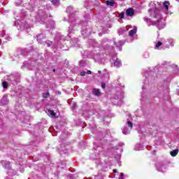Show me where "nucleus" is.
<instances>
[{"label":"nucleus","mask_w":179,"mask_h":179,"mask_svg":"<svg viewBox=\"0 0 179 179\" xmlns=\"http://www.w3.org/2000/svg\"><path fill=\"white\" fill-rule=\"evenodd\" d=\"M170 2L166 1L165 2L154 1L150 3L151 8L148 10L150 17L157 19L156 21H152L150 18L144 17L145 22H146L148 26H156L157 29L162 30L166 27V22L163 21V15H170V10H169V6Z\"/></svg>","instance_id":"obj_1"},{"label":"nucleus","mask_w":179,"mask_h":179,"mask_svg":"<svg viewBox=\"0 0 179 179\" xmlns=\"http://www.w3.org/2000/svg\"><path fill=\"white\" fill-rule=\"evenodd\" d=\"M66 13H69L70 17L69 19V23H71L69 27V33H72L75 30L74 27L79 26V24L75 23V14L73 13V8L72 6H69L66 8Z\"/></svg>","instance_id":"obj_2"},{"label":"nucleus","mask_w":179,"mask_h":179,"mask_svg":"<svg viewBox=\"0 0 179 179\" xmlns=\"http://www.w3.org/2000/svg\"><path fill=\"white\" fill-rule=\"evenodd\" d=\"M170 45H174V39H164L161 38L160 41H158L155 45L156 50H158L159 48L162 47L163 48H169Z\"/></svg>","instance_id":"obj_3"},{"label":"nucleus","mask_w":179,"mask_h":179,"mask_svg":"<svg viewBox=\"0 0 179 179\" xmlns=\"http://www.w3.org/2000/svg\"><path fill=\"white\" fill-rule=\"evenodd\" d=\"M145 80L144 81V85H150V83H153V82H155V79L156 78V73L149 71L145 74Z\"/></svg>","instance_id":"obj_4"},{"label":"nucleus","mask_w":179,"mask_h":179,"mask_svg":"<svg viewBox=\"0 0 179 179\" xmlns=\"http://www.w3.org/2000/svg\"><path fill=\"white\" fill-rule=\"evenodd\" d=\"M82 26H83V27L81 33L84 38H86V37H89L90 34H92V29L87 25V22H82Z\"/></svg>","instance_id":"obj_5"},{"label":"nucleus","mask_w":179,"mask_h":179,"mask_svg":"<svg viewBox=\"0 0 179 179\" xmlns=\"http://www.w3.org/2000/svg\"><path fill=\"white\" fill-rule=\"evenodd\" d=\"M62 41H64L62 35H61L59 33H57L55 37V47L57 48H62Z\"/></svg>","instance_id":"obj_6"},{"label":"nucleus","mask_w":179,"mask_h":179,"mask_svg":"<svg viewBox=\"0 0 179 179\" xmlns=\"http://www.w3.org/2000/svg\"><path fill=\"white\" fill-rule=\"evenodd\" d=\"M8 79L10 80L13 85H16L17 83H19L20 76L19 73L10 74L8 76Z\"/></svg>","instance_id":"obj_7"},{"label":"nucleus","mask_w":179,"mask_h":179,"mask_svg":"<svg viewBox=\"0 0 179 179\" xmlns=\"http://www.w3.org/2000/svg\"><path fill=\"white\" fill-rule=\"evenodd\" d=\"M126 124L127 127H129V128L124 127L122 129V134H124V135H128V134H129L130 131L132 129V127H134V124L131 121H129V119L127 120Z\"/></svg>","instance_id":"obj_8"},{"label":"nucleus","mask_w":179,"mask_h":179,"mask_svg":"<svg viewBox=\"0 0 179 179\" xmlns=\"http://www.w3.org/2000/svg\"><path fill=\"white\" fill-rule=\"evenodd\" d=\"M48 15L45 14V12L43 10H39L38 12V16L36 17L35 22H40V20H44Z\"/></svg>","instance_id":"obj_9"},{"label":"nucleus","mask_w":179,"mask_h":179,"mask_svg":"<svg viewBox=\"0 0 179 179\" xmlns=\"http://www.w3.org/2000/svg\"><path fill=\"white\" fill-rule=\"evenodd\" d=\"M24 68H29L31 71H33V69H38L37 66H36V63H31L30 62H24L23 63L21 69H24Z\"/></svg>","instance_id":"obj_10"},{"label":"nucleus","mask_w":179,"mask_h":179,"mask_svg":"<svg viewBox=\"0 0 179 179\" xmlns=\"http://www.w3.org/2000/svg\"><path fill=\"white\" fill-rule=\"evenodd\" d=\"M156 167H157V170H158V171H161L162 173H164L166 171L164 170H166V166L164 165L163 163H157Z\"/></svg>","instance_id":"obj_11"},{"label":"nucleus","mask_w":179,"mask_h":179,"mask_svg":"<svg viewBox=\"0 0 179 179\" xmlns=\"http://www.w3.org/2000/svg\"><path fill=\"white\" fill-rule=\"evenodd\" d=\"M115 57H113V60L115 61L114 64H113V66H115V68H120V66H121L122 65V63L121 62V60H120V59L116 58Z\"/></svg>","instance_id":"obj_12"},{"label":"nucleus","mask_w":179,"mask_h":179,"mask_svg":"<svg viewBox=\"0 0 179 179\" xmlns=\"http://www.w3.org/2000/svg\"><path fill=\"white\" fill-rule=\"evenodd\" d=\"M116 47L119 48V51H122V46L125 44V41H119L115 43Z\"/></svg>","instance_id":"obj_13"},{"label":"nucleus","mask_w":179,"mask_h":179,"mask_svg":"<svg viewBox=\"0 0 179 179\" xmlns=\"http://www.w3.org/2000/svg\"><path fill=\"white\" fill-rule=\"evenodd\" d=\"M8 103L9 99H8V96L4 95L0 101V104H1V106H6Z\"/></svg>","instance_id":"obj_14"},{"label":"nucleus","mask_w":179,"mask_h":179,"mask_svg":"<svg viewBox=\"0 0 179 179\" xmlns=\"http://www.w3.org/2000/svg\"><path fill=\"white\" fill-rule=\"evenodd\" d=\"M45 37H46L45 34H41L38 35V36H37L38 43H39L40 44H42L43 40H45Z\"/></svg>","instance_id":"obj_15"},{"label":"nucleus","mask_w":179,"mask_h":179,"mask_svg":"<svg viewBox=\"0 0 179 179\" xmlns=\"http://www.w3.org/2000/svg\"><path fill=\"white\" fill-rule=\"evenodd\" d=\"M126 15L127 16H134L135 15V10L132 8H129L126 10Z\"/></svg>","instance_id":"obj_16"},{"label":"nucleus","mask_w":179,"mask_h":179,"mask_svg":"<svg viewBox=\"0 0 179 179\" xmlns=\"http://www.w3.org/2000/svg\"><path fill=\"white\" fill-rule=\"evenodd\" d=\"M48 29H55V22L51 20L47 24Z\"/></svg>","instance_id":"obj_17"},{"label":"nucleus","mask_w":179,"mask_h":179,"mask_svg":"<svg viewBox=\"0 0 179 179\" xmlns=\"http://www.w3.org/2000/svg\"><path fill=\"white\" fill-rule=\"evenodd\" d=\"M136 31H138V28L134 27L131 31H129V36H130V37L134 36L135 34H136Z\"/></svg>","instance_id":"obj_18"},{"label":"nucleus","mask_w":179,"mask_h":179,"mask_svg":"<svg viewBox=\"0 0 179 179\" xmlns=\"http://www.w3.org/2000/svg\"><path fill=\"white\" fill-rule=\"evenodd\" d=\"M108 44H110V41L108 38H103L102 41V46L103 47V48H105V50L107 49V48H106V45H108Z\"/></svg>","instance_id":"obj_19"},{"label":"nucleus","mask_w":179,"mask_h":179,"mask_svg":"<svg viewBox=\"0 0 179 179\" xmlns=\"http://www.w3.org/2000/svg\"><path fill=\"white\" fill-rule=\"evenodd\" d=\"M128 30V28L127 27H123L120 28L118 31L119 36H121V34H124Z\"/></svg>","instance_id":"obj_20"},{"label":"nucleus","mask_w":179,"mask_h":179,"mask_svg":"<svg viewBox=\"0 0 179 179\" xmlns=\"http://www.w3.org/2000/svg\"><path fill=\"white\" fill-rule=\"evenodd\" d=\"M92 94H94V96H100V94H101V92H100V90L99 89H93L92 90Z\"/></svg>","instance_id":"obj_21"},{"label":"nucleus","mask_w":179,"mask_h":179,"mask_svg":"<svg viewBox=\"0 0 179 179\" xmlns=\"http://www.w3.org/2000/svg\"><path fill=\"white\" fill-rule=\"evenodd\" d=\"M2 164L5 169H10V162L7 161H3Z\"/></svg>","instance_id":"obj_22"},{"label":"nucleus","mask_w":179,"mask_h":179,"mask_svg":"<svg viewBox=\"0 0 179 179\" xmlns=\"http://www.w3.org/2000/svg\"><path fill=\"white\" fill-rule=\"evenodd\" d=\"M170 155H171V156H172V157H176V156H177V155H178V149H176V150L171 151Z\"/></svg>","instance_id":"obj_23"},{"label":"nucleus","mask_w":179,"mask_h":179,"mask_svg":"<svg viewBox=\"0 0 179 179\" xmlns=\"http://www.w3.org/2000/svg\"><path fill=\"white\" fill-rule=\"evenodd\" d=\"M48 115H49V117H55L56 113L55 112H54V110H48V111L46 112Z\"/></svg>","instance_id":"obj_24"},{"label":"nucleus","mask_w":179,"mask_h":179,"mask_svg":"<svg viewBox=\"0 0 179 179\" xmlns=\"http://www.w3.org/2000/svg\"><path fill=\"white\" fill-rule=\"evenodd\" d=\"M94 59L96 62H101V57L99 55H94Z\"/></svg>","instance_id":"obj_25"},{"label":"nucleus","mask_w":179,"mask_h":179,"mask_svg":"<svg viewBox=\"0 0 179 179\" xmlns=\"http://www.w3.org/2000/svg\"><path fill=\"white\" fill-rule=\"evenodd\" d=\"M52 3H53V5H55V6H57L58 5H59V0H50Z\"/></svg>","instance_id":"obj_26"},{"label":"nucleus","mask_w":179,"mask_h":179,"mask_svg":"<svg viewBox=\"0 0 179 179\" xmlns=\"http://www.w3.org/2000/svg\"><path fill=\"white\" fill-rule=\"evenodd\" d=\"M106 5L108 6H114V1H106Z\"/></svg>","instance_id":"obj_27"},{"label":"nucleus","mask_w":179,"mask_h":179,"mask_svg":"<svg viewBox=\"0 0 179 179\" xmlns=\"http://www.w3.org/2000/svg\"><path fill=\"white\" fill-rule=\"evenodd\" d=\"M43 97L44 98V99H48V97H50V92H46L45 94H43Z\"/></svg>","instance_id":"obj_28"},{"label":"nucleus","mask_w":179,"mask_h":179,"mask_svg":"<svg viewBox=\"0 0 179 179\" xmlns=\"http://www.w3.org/2000/svg\"><path fill=\"white\" fill-rule=\"evenodd\" d=\"M45 44L47 45V47H51V45H52V42L50 41H48L45 42Z\"/></svg>","instance_id":"obj_29"},{"label":"nucleus","mask_w":179,"mask_h":179,"mask_svg":"<svg viewBox=\"0 0 179 179\" xmlns=\"http://www.w3.org/2000/svg\"><path fill=\"white\" fill-rule=\"evenodd\" d=\"M2 86H3V89H7L8 88V83L3 81L2 83Z\"/></svg>","instance_id":"obj_30"},{"label":"nucleus","mask_w":179,"mask_h":179,"mask_svg":"<svg viewBox=\"0 0 179 179\" xmlns=\"http://www.w3.org/2000/svg\"><path fill=\"white\" fill-rule=\"evenodd\" d=\"M15 5L16 6H20V5H22V0H17Z\"/></svg>","instance_id":"obj_31"},{"label":"nucleus","mask_w":179,"mask_h":179,"mask_svg":"<svg viewBox=\"0 0 179 179\" xmlns=\"http://www.w3.org/2000/svg\"><path fill=\"white\" fill-rule=\"evenodd\" d=\"M124 15L125 14L124 13V12H122L120 13L119 17H120V19H124L125 18Z\"/></svg>","instance_id":"obj_32"},{"label":"nucleus","mask_w":179,"mask_h":179,"mask_svg":"<svg viewBox=\"0 0 179 179\" xmlns=\"http://www.w3.org/2000/svg\"><path fill=\"white\" fill-rule=\"evenodd\" d=\"M6 40H8V41H10V37L8 36H3Z\"/></svg>","instance_id":"obj_33"},{"label":"nucleus","mask_w":179,"mask_h":179,"mask_svg":"<svg viewBox=\"0 0 179 179\" xmlns=\"http://www.w3.org/2000/svg\"><path fill=\"white\" fill-rule=\"evenodd\" d=\"M80 75H81V76H85V75H87V73H86V71H81Z\"/></svg>","instance_id":"obj_34"},{"label":"nucleus","mask_w":179,"mask_h":179,"mask_svg":"<svg viewBox=\"0 0 179 179\" xmlns=\"http://www.w3.org/2000/svg\"><path fill=\"white\" fill-rule=\"evenodd\" d=\"M119 179H124V173H120V176L119 177Z\"/></svg>","instance_id":"obj_35"},{"label":"nucleus","mask_w":179,"mask_h":179,"mask_svg":"<svg viewBox=\"0 0 179 179\" xmlns=\"http://www.w3.org/2000/svg\"><path fill=\"white\" fill-rule=\"evenodd\" d=\"M27 52L26 51V50H23L21 51V53L22 54V55H26Z\"/></svg>","instance_id":"obj_36"},{"label":"nucleus","mask_w":179,"mask_h":179,"mask_svg":"<svg viewBox=\"0 0 179 179\" xmlns=\"http://www.w3.org/2000/svg\"><path fill=\"white\" fill-rule=\"evenodd\" d=\"M75 108H76V103H73L72 110H75Z\"/></svg>","instance_id":"obj_37"},{"label":"nucleus","mask_w":179,"mask_h":179,"mask_svg":"<svg viewBox=\"0 0 179 179\" xmlns=\"http://www.w3.org/2000/svg\"><path fill=\"white\" fill-rule=\"evenodd\" d=\"M101 87H102V89H106V84L105 83H102L101 84Z\"/></svg>","instance_id":"obj_38"},{"label":"nucleus","mask_w":179,"mask_h":179,"mask_svg":"<svg viewBox=\"0 0 179 179\" xmlns=\"http://www.w3.org/2000/svg\"><path fill=\"white\" fill-rule=\"evenodd\" d=\"M86 73H87V75H91L92 74V71L89 70Z\"/></svg>","instance_id":"obj_39"},{"label":"nucleus","mask_w":179,"mask_h":179,"mask_svg":"<svg viewBox=\"0 0 179 179\" xmlns=\"http://www.w3.org/2000/svg\"><path fill=\"white\" fill-rule=\"evenodd\" d=\"M57 94H61V91H58Z\"/></svg>","instance_id":"obj_40"},{"label":"nucleus","mask_w":179,"mask_h":179,"mask_svg":"<svg viewBox=\"0 0 179 179\" xmlns=\"http://www.w3.org/2000/svg\"><path fill=\"white\" fill-rule=\"evenodd\" d=\"M113 173H117V169H114Z\"/></svg>","instance_id":"obj_41"},{"label":"nucleus","mask_w":179,"mask_h":179,"mask_svg":"<svg viewBox=\"0 0 179 179\" xmlns=\"http://www.w3.org/2000/svg\"><path fill=\"white\" fill-rule=\"evenodd\" d=\"M142 89H143V90L145 89V85H144V86H143Z\"/></svg>","instance_id":"obj_42"},{"label":"nucleus","mask_w":179,"mask_h":179,"mask_svg":"<svg viewBox=\"0 0 179 179\" xmlns=\"http://www.w3.org/2000/svg\"><path fill=\"white\" fill-rule=\"evenodd\" d=\"M98 72H99V73H101V71H99Z\"/></svg>","instance_id":"obj_43"},{"label":"nucleus","mask_w":179,"mask_h":179,"mask_svg":"<svg viewBox=\"0 0 179 179\" xmlns=\"http://www.w3.org/2000/svg\"><path fill=\"white\" fill-rule=\"evenodd\" d=\"M120 100H122V96L120 97Z\"/></svg>","instance_id":"obj_44"},{"label":"nucleus","mask_w":179,"mask_h":179,"mask_svg":"<svg viewBox=\"0 0 179 179\" xmlns=\"http://www.w3.org/2000/svg\"><path fill=\"white\" fill-rule=\"evenodd\" d=\"M179 73V69H178V73Z\"/></svg>","instance_id":"obj_45"},{"label":"nucleus","mask_w":179,"mask_h":179,"mask_svg":"<svg viewBox=\"0 0 179 179\" xmlns=\"http://www.w3.org/2000/svg\"><path fill=\"white\" fill-rule=\"evenodd\" d=\"M64 21L66 20V18H64Z\"/></svg>","instance_id":"obj_46"},{"label":"nucleus","mask_w":179,"mask_h":179,"mask_svg":"<svg viewBox=\"0 0 179 179\" xmlns=\"http://www.w3.org/2000/svg\"><path fill=\"white\" fill-rule=\"evenodd\" d=\"M53 71L55 72V69H53Z\"/></svg>","instance_id":"obj_47"},{"label":"nucleus","mask_w":179,"mask_h":179,"mask_svg":"<svg viewBox=\"0 0 179 179\" xmlns=\"http://www.w3.org/2000/svg\"><path fill=\"white\" fill-rule=\"evenodd\" d=\"M176 1H179V0H176Z\"/></svg>","instance_id":"obj_48"}]
</instances>
